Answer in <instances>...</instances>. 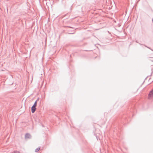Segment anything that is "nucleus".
Here are the masks:
<instances>
[{"label": "nucleus", "instance_id": "f257e3e1", "mask_svg": "<svg viewBox=\"0 0 153 153\" xmlns=\"http://www.w3.org/2000/svg\"><path fill=\"white\" fill-rule=\"evenodd\" d=\"M31 137V135L29 133H26L25 135V138L26 139H30Z\"/></svg>", "mask_w": 153, "mask_h": 153}, {"label": "nucleus", "instance_id": "f03ea898", "mask_svg": "<svg viewBox=\"0 0 153 153\" xmlns=\"http://www.w3.org/2000/svg\"><path fill=\"white\" fill-rule=\"evenodd\" d=\"M152 98H153V90L149 93L148 96L149 99H151Z\"/></svg>", "mask_w": 153, "mask_h": 153}, {"label": "nucleus", "instance_id": "7ed1b4c3", "mask_svg": "<svg viewBox=\"0 0 153 153\" xmlns=\"http://www.w3.org/2000/svg\"><path fill=\"white\" fill-rule=\"evenodd\" d=\"M36 107L32 106L31 108V110L32 113H34L36 110Z\"/></svg>", "mask_w": 153, "mask_h": 153}, {"label": "nucleus", "instance_id": "20e7f679", "mask_svg": "<svg viewBox=\"0 0 153 153\" xmlns=\"http://www.w3.org/2000/svg\"><path fill=\"white\" fill-rule=\"evenodd\" d=\"M38 100V98H37V100L35 101V102H34V104L33 105V106L36 107V105H37V101Z\"/></svg>", "mask_w": 153, "mask_h": 153}, {"label": "nucleus", "instance_id": "39448f33", "mask_svg": "<svg viewBox=\"0 0 153 153\" xmlns=\"http://www.w3.org/2000/svg\"><path fill=\"white\" fill-rule=\"evenodd\" d=\"M33 118L36 121H37L38 120V117L35 115L33 116Z\"/></svg>", "mask_w": 153, "mask_h": 153}, {"label": "nucleus", "instance_id": "423d86ee", "mask_svg": "<svg viewBox=\"0 0 153 153\" xmlns=\"http://www.w3.org/2000/svg\"><path fill=\"white\" fill-rule=\"evenodd\" d=\"M13 153H20V152L18 151H14Z\"/></svg>", "mask_w": 153, "mask_h": 153}, {"label": "nucleus", "instance_id": "0eeeda50", "mask_svg": "<svg viewBox=\"0 0 153 153\" xmlns=\"http://www.w3.org/2000/svg\"><path fill=\"white\" fill-rule=\"evenodd\" d=\"M38 152V148H37L35 150V152Z\"/></svg>", "mask_w": 153, "mask_h": 153}]
</instances>
